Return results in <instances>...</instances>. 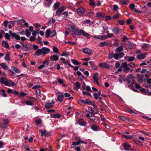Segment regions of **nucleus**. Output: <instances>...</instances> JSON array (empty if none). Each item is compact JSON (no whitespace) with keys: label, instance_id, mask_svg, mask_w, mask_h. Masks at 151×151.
I'll return each instance as SVG.
<instances>
[{"label":"nucleus","instance_id":"obj_1","mask_svg":"<svg viewBox=\"0 0 151 151\" xmlns=\"http://www.w3.org/2000/svg\"><path fill=\"white\" fill-rule=\"evenodd\" d=\"M135 77L132 75H129L127 78V81L128 84L130 83L131 82V83L130 85H132V84L134 83L135 81L134 80Z\"/></svg>","mask_w":151,"mask_h":151},{"label":"nucleus","instance_id":"obj_2","mask_svg":"<svg viewBox=\"0 0 151 151\" xmlns=\"http://www.w3.org/2000/svg\"><path fill=\"white\" fill-rule=\"evenodd\" d=\"M55 104L54 102L52 100L51 102L48 101L45 105V107L47 109H50Z\"/></svg>","mask_w":151,"mask_h":151},{"label":"nucleus","instance_id":"obj_3","mask_svg":"<svg viewBox=\"0 0 151 151\" xmlns=\"http://www.w3.org/2000/svg\"><path fill=\"white\" fill-rule=\"evenodd\" d=\"M123 67L124 68L123 70V71L124 73H127L128 71L130 69L129 67H128V65L127 62H125L123 63L122 64Z\"/></svg>","mask_w":151,"mask_h":151},{"label":"nucleus","instance_id":"obj_4","mask_svg":"<svg viewBox=\"0 0 151 151\" xmlns=\"http://www.w3.org/2000/svg\"><path fill=\"white\" fill-rule=\"evenodd\" d=\"M71 28L74 34L76 35H79L81 34V30H79L74 26H72Z\"/></svg>","mask_w":151,"mask_h":151},{"label":"nucleus","instance_id":"obj_5","mask_svg":"<svg viewBox=\"0 0 151 151\" xmlns=\"http://www.w3.org/2000/svg\"><path fill=\"white\" fill-rule=\"evenodd\" d=\"M3 120L4 122V123L3 124H2L1 122H0V124H1V128H5L7 127L9 122L8 120L7 119H4Z\"/></svg>","mask_w":151,"mask_h":151},{"label":"nucleus","instance_id":"obj_6","mask_svg":"<svg viewBox=\"0 0 151 151\" xmlns=\"http://www.w3.org/2000/svg\"><path fill=\"white\" fill-rule=\"evenodd\" d=\"M85 9L83 7H80L77 9V13L80 16L82 15L85 13Z\"/></svg>","mask_w":151,"mask_h":151},{"label":"nucleus","instance_id":"obj_7","mask_svg":"<svg viewBox=\"0 0 151 151\" xmlns=\"http://www.w3.org/2000/svg\"><path fill=\"white\" fill-rule=\"evenodd\" d=\"M84 53L87 55H91L92 51L91 49L88 48H85L82 49Z\"/></svg>","mask_w":151,"mask_h":151},{"label":"nucleus","instance_id":"obj_8","mask_svg":"<svg viewBox=\"0 0 151 151\" xmlns=\"http://www.w3.org/2000/svg\"><path fill=\"white\" fill-rule=\"evenodd\" d=\"M9 32L10 36H12L13 37H15L16 40H19L20 39L21 37L19 35H17L16 33H12L11 31H9Z\"/></svg>","mask_w":151,"mask_h":151},{"label":"nucleus","instance_id":"obj_9","mask_svg":"<svg viewBox=\"0 0 151 151\" xmlns=\"http://www.w3.org/2000/svg\"><path fill=\"white\" fill-rule=\"evenodd\" d=\"M65 9V6H62L61 7L59 8L56 12V14L59 16L60 14L63 11H64Z\"/></svg>","mask_w":151,"mask_h":151},{"label":"nucleus","instance_id":"obj_10","mask_svg":"<svg viewBox=\"0 0 151 151\" xmlns=\"http://www.w3.org/2000/svg\"><path fill=\"white\" fill-rule=\"evenodd\" d=\"M1 83H4L6 86H8L9 82L6 78L2 77L0 79Z\"/></svg>","mask_w":151,"mask_h":151},{"label":"nucleus","instance_id":"obj_11","mask_svg":"<svg viewBox=\"0 0 151 151\" xmlns=\"http://www.w3.org/2000/svg\"><path fill=\"white\" fill-rule=\"evenodd\" d=\"M98 74L97 73H95L93 77V79L94 81L95 82L98 86H99L100 84L98 82Z\"/></svg>","mask_w":151,"mask_h":151},{"label":"nucleus","instance_id":"obj_12","mask_svg":"<svg viewBox=\"0 0 151 151\" xmlns=\"http://www.w3.org/2000/svg\"><path fill=\"white\" fill-rule=\"evenodd\" d=\"M42 54L45 55L46 54L50 52V50L46 47H44L42 48Z\"/></svg>","mask_w":151,"mask_h":151},{"label":"nucleus","instance_id":"obj_13","mask_svg":"<svg viewBox=\"0 0 151 151\" xmlns=\"http://www.w3.org/2000/svg\"><path fill=\"white\" fill-rule=\"evenodd\" d=\"M63 93L59 92L58 95V101L61 102L63 101Z\"/></svg>","mask_w":151,"mask_h":151},{"label":"nucleus","instance_id":"obj_14","mask_svg":"<svg viewBox=\"0 0 151 151\" xmlns=\"http://www.w3.org/2000/svg\"><path fill=\"white\" fill-rule=\"evenodd\" d=\"M59 58L58 55H53L50 56V59L51 61H57Z\"/></svg>","mask_w":151,"mask_h":151},{"label":"nucleus","instance_id":"obj_15","mask_svg":"<svg viewBox=\"0 0 151 151\" xmlns=\"http://www.w3.org/2000/svg\"><path fill=\"white\" fill-rule=\"evenodd\" d=\"M99 65L100 67H104L105 68H108L109 67V65L106 63H101Z\"/></svg>","mask_w":151,"mask_h":151},{"label":"nucleus","instance_id":"obj_16","mask_svg":"<svg viewBox=\"0 0 151 151\" xmlns=\"http://www.w3.org/2000/svg\"><path fill=\"white\" fill-rule=\"evenodd\" d=\"M41 136H43L44 135L46 137H48L49 136L50 134L47 132L45 130L42 131V130H40Z\"/></svg>","mask_w":151,"mask_h":151},{"label":"nucleus","instance_id":"obj_17","mask_svg":"<svg viewBox=\"0 0 151 151\" xmlns=\"http://www.w3.org/2000/svg\"><path fill=\"white\" fill-rule=\"evenodd\" d=\"M96 16L99 18H103L105 16V14L102 12H98L96 13Z\"/></svg>","mask_w":151,"mask_h":151},{"label":"nucleus","instance_id":"obj_18","mask_svg":"<svg viewBox=\"0 0 151 151\" xmlns=\"http://www.w3.org/2000/svg\"><path fill=\"white\" fill-rule=\"evenodd\" d=\"M147 55L146 53H143L141 54L138 55L137 56V58L139 59H144L145 57V56Z\"/></svg>","mask_w":151,"mask_h":151},{"label":"nucleus","instance_id":"obj_19","mask_svg":"<svg viewBox=\"0 0 151 151\" xmlns=\"http://www.w3.org/2000/svg\"><path fill=\"white\" fill-rule=\"evenodd\" d=\"M123 46H120L116 48L115 50V52H120L123 50Z\"/></svg>","mask_w":151,"mask_h":151},{"label":"nucleus","instance_id":"obj_20","mask_svg":"<svg viewBox=\"0 0 151 151\" xmlns=\"http://www.w3.org/2000/svg\"><path fill=\"white\" fill-rule=\"evenodd\" d=\"M101 94V93L100 92H98V93H93V96L94 98L96 99H97L98 98V96H100Z\"/></svg>","mask_w":151,"mask_h":151},{"label":"nucleus","instance_id":"obj_21","mask_svg":"<svg viewBox=\"0 0 151 151\" xmlns=\"http://www.w3.org/2000/svg\"><path fill=\"white\" fill-rule=\"evenodd\" d=\"M2 46H3L4 45L6 48L8 49H9V46L8 44L4 41H2Z\"/></svg>","mask_w":151,"mask_h":151},{"label":"nucleus","instance_id":"obj_22","mask_svg":"<svg viewBox=\"0 0 151 151\" xmlns=\"http://www.w3.org/2000/svg\"><path fill=\"white\" fill-rule=\"evenodd\" d=\"M119 29L118 28L116 27H115L114 28L113 30V32H114V33H115V34L117 35L119 32Z\"/></svg>","mask_w":151,"mask_h":151},{"label":"nucleus","instance_id":"obj_23","mask_svg":"<svg viewBox=\"0 0 151 151\" xmlns=\"http://www.w3.org/2000/svg\"><path fill=\"white\" fill-rule=\"evenodd\" d=\"M0 65L3 68V69L4 70H7L8 69V67L5 63H1L0 64Z\"/></svg>","mask_w":151,"mask_h":151},{"label":"nucleus","instance_id":"obj_24","mask_svg":"<svg viewBox=\"0 0 151 151\" xmlns=\"http://www.w3.org/2000/svg\"><path fill=\"white\" fill-rule=\"evenodd\" d=\"M81 34L82 35L85 37H88L90 35L88 33H86L83 30H81Z\"/></svg>","mask_w":151,"mask_h":151},{"label":"nucleus","instance_id":"obj_25","mask_svg":"<svg viewBox=\"0 0 151 151\" xmlns=\"http://www.w3.org/2000/svg\"><path fill=\"white\" fill-rule=\"evenodd\" d=\"M124 147L126 150H128L130 148V146L128 144L125 143L124 144Z\"/></svg>","mask_w":151,"mask_h":151},{"label":"nucleus","instance_id":"obj_26","mask_svg":"<svg viewBox=\"0 0 151 151\" xmlns=\"http://www.w3.org/2000/svg\"><path fill=\"white\" fill-rule=\"evenodd\" d=\"M10 53L9 52H8L5 57H4V59L5 60L7 61H9L10 60Z\"/></svg>","mask_w":151,"mask_h":151},{"label":"nucleus","instance_id":"obj_27","mask_svg":"<svg viewBox=\"0 0 151 151\" xmlns=\"http://www.w3.org/2000/svg\"><path fill=\"white\" fill-rule=\"evenodd\" d=\"M90 119L94 122H96L98 120L97 117L95 116H90Z\"/></svg>","mask_w":151,"mask_h":151},{"label":"nucleus","instance_id":"obj_28","mask_svg":"<svg viewBox=\"0 0 151 151\" xmlns=\"http://www.w3.org/2000/svg\"><path fill=\"white\" fill-rule=\"evenodd\" d=\"M53 52L55 53H58L59 52V50L58 48L55 46H53Z\"/></svg>","mask_w":151,"mask_h":151},{"label":"nucleus","instance_id":"obj_29","mask_svg":"<svg viewBox=\"0 0 151 151\" xmlns=\"http://www.w3.org/2000/svg\"><path fill=\"white\" fill-rule=\"evenodd\" d=\"M51 33V31L49 29H47L46 32V37L47 38H48L50 36V35Z\"/></svg>","mask_w":151,"mask_h":151},{"label":"nucleus","instance_id":"obj_30","mask_svg":"<svg viewBox=\"0 0 151 151\" xmlns=\"http://www.w3.org/2000/svg\"><path fill=\"white\" fill-rule=\"evenodd\" d=\"M74 85L75 86L78 88L76 89V90H77L80 87V84L78 82H76L75 83H74Z\"/></svg>","mask_w":151,"mask_h":151},{"label":"nucleus","instance_id":"obj_31","mask_svg":"<svg viewBox=\"0 0 151 151\" xmlns=\"http://www.w3.org/2000/svg\"><path fill=\"white\" fill-rule=\"evenodd\" d=\"M120 1L122 4L124 5H127L129 3L128 0H120Z\"/></svg>","mask_w":151,"mask_h":151},{"label":"nucleus","instance_id":"obj_32","mask_svg":"<svg viewBox=\"0 0 151 151\" xmlns=\"http://www.w3.org/2000/svg\"><path fill=\"white\" fill-rule=\"evenodd\" d=\"M71 61L72 63L75 65H77L80 64V63L76 60L72 59Z\"/></svg>","mask_w":151,"mask_h":151},{"label":"nucleus","instance_id":"obj_33","mask_svg":"<svg viewBox=\"0 0 151 151\" xmlns=\"http://www.w3.org/2000/svg\"><path fill=\"white\" fill-rule=\"evenodd\" d=\"M108 45L107 43L106 42H104L100 43L99 45L100 47H103L105 46L106 45Z\"/></svg>","mask_w":151,"mask_h":151},{"label":"nucleus","instance_id":"obj_34","mask_svg":"<svg viewBox=\"0 0 151 151\" xmlns=\"http://www.w3.org/2000/svg\"><path fill=\"white\" fill-rule=\"evenodd\" d=\"M106 33H107V37L108 38H110L113 37H114V34L112 33H109V31H107L106 32Z\"/></svg>","mask_w":151,"mask_h":151},{"label":"nucleus","instance_id":"obj_35","mask_svg":"<svg viewBox=\"0 0 151 151\" xmlns=\"http://www.w3.org/2000/svg\"><path fill=\"white\" fill-rule=\"evenodd\" d=\"M79 124L81 125H84L85 124V123L83 120L82 119H81L79 120Z\"/></svg>","mask_w":151,"mask_h":151},{"label":"nucleus","instance_id":"obj_36","mask_svg":"<svg viewBox=\"0 0 151 151\" xmlns=\"http://www.w3.org/2000/svg\"><path fill=\"white\" fill-rule=\"evenodd\" d=\"M128 47L129 49H132L134 48V46L132 44L129 43L128 45Z\"/></svg>","mask_w":151,"mask_h":151},{"label":"nucleus","instance_id":"obj_37","mask_svg":"<svg viewBox=\"0 0 151 151\" xmlns=\"http://www.w3.org/2000/svg\"><path fill=\"white\" fill-rule=\"evenodd\" d=\"M91 128L94 130L97 131L98 130V127L97 125H93L91 126Z\"/></svg>","mask_w":151,"mask_h":151},{"label":"nucleus","instance_id":"obj_38","mask_svg":"<svg viewBox=\"0 0 151 151\" xmlns=\"http://www.w3.org/2000/svg\"><path fill=\"white\" fill-rule=\"evenodd\" d=\"M60 3L59 2H56L54 6V7L55 9H57L59 6Z\"/></svg>","mask_w":151,"mask_h":151},{"label":"nucleus","instance_id":"obj_39","mask_svg":"<svg viewBox=\"0 0 151 151\" xmlns=\"http://www.w3.org/2000/svg\"><path fill=\"white\" fill-rule=\"evenodd\" d=\"M52 0H45V4L49 6L52 2Z\"/></svg>","mask_w":151,"mask_h":151},{"label":"nucleus","instance_id":"obj_40","mask_svg":"<svg viewBox=\"0 0 151 151\" xmlns=\"http://www.w3.org/2000/svg\"><path fill=\"white\" fill-rule=\"evenodd\" d=\"M78 102L79 104L83 106L85 105V102H84V100H79L78 101Z\"/></svg>","mask_w":151,"mask_h":151},{"label":"nucleus","instance_id":"obj_41","mask_svg":"<svg viewBox=\"0 0 151 151\" xmlns=\"http://www.w3.org/2000/svg\"><path fill=\"white\" fill-rule=\"evenodd\" d=\"M11 68L13 70L17 73H19L20 72L19 70H18L14 66H12Z\"/></svg>","mask_w":151,"mask_h":151},{"label":"nucleus","instance_id":"obj_42","mask_svg":"<svg viewBox=\"0 0 151 151\" xmlns=\"http://www.w3.org/2000/svg\"><path fill=\"white\" fill-rule=\"evenodd\" d=\"M42 54V49H38L35 52V54L36 55H37L38 54Z\"/></svg>","mask_w":151,"mask_h":151},{"label":"nucleus","instance_id":"obj_43","mask_svg":"<svg viewBox=\"0 0 151 151\" xmlns=\"http://www.w3.org/2000/svg\"><path fill=\"white\" fill-rule=\"evenodd\" d=\"M61 116V115L60 114H54L53 115V117L54 118H59Z\"/></svg>","mask_w":151,"mask_h":151},{"label":"nucleus","instance_id":"obj_44","mask_svg":"<svg viewBox=\"0 0 151 151\" xmlns=\"http://www.w3.org/2000/svg\"><path fill=\"white\" fill-rule=\"evenodd\" d=\"M50 34H51V37H52L54 36L56 34L55 30H53L51 31V33H50Z\"/></svg>","mask_w":151,"mask_h":151},{"label":"nucleus","instance_id":"obj_45","mask_svg":"<svg viewBox=\"0 0 151 151\" xmlns=\"http://www.w3.org/2000/svg\"><path fill=\"white\" fill-rule=\"evenodd\" d=\"M25 21L23 19H22L21 20H18L17 21V22L19 24H21L23 23H25Z\"/></svg>","mask_w":151,"mask_h":151},{"label":"nucleus","instance_id":"obj_46","mask_svg":"<svg viewBox=\"0 0 151 151\" xmlns=\"http://www.w3.org/2000/svg\"><path fill=\"white\" fill-rule=\"evenodd\" d=\"M114 58L118 60L119 59V56L118 53H115L114 55Z\"/></svg>","mask_w":151,"mask_h":151},{"label":"nucleus","instance_id":"obj_47","mask_svg":"<svg viewBox=\"0 0 151 151\" xmlns=\"http://www.w3.org/2000/svg\"><path fill=\"white\" fill-rule=\"evenodd\" d=\"M60 55L61 56H69V53H67L66 52H64L63 53L61 54Z\"/></svg>","mask_w":151,"mask_h":151},{"label":"nucleus","instance_id":"obj_48","mask_svg":"<svg viewBox=\"0 0 151 151\" xmlns=\"http://www.w3.org/2000/svg\"><path fill=\"white\" fill-rule=\"evenodd\" d=\"M111 19V17L110 16H106L105 17V19L106 21H109Z\"/></svg>","mask_w":151,"mask_h":151},{"label":"nucleus","instance_id":"obj_49","mask_svg":"<svg viewBox=\"0 0 151 151\" xmlns=\"http://www.w3.org/2000/svg\"><path fill=\"white\" fill-rule=\"evenodd\" d=\"M5 37L7 39H9L10 38L9 35L8 33H5Z\"/></svg>","mask_w":151,"mask_h":151},{"label":"nucleus","instance_id":"obj_50","mask_svg":"<svg viewBox=\"0 0 151 151\" xmlns=\"http://www.w3.org/2000/svg\"><path fill=\"white\" fill-rule=\"evenodd\" d=\"M134 60V57H131L128 59L129 61H133Z\"/></svg>","mask_w":151,"mask_h":151},{"label":"nucleus","instance_id":"obj_51","mask_svg":"<svg viewBox=\"0 0 151 151\" xmlns=\"http://www.w3.org/2000/svg\"><path fill=\"white\" fill-rule=\"evenodd\" d=\"M107 37L106 36H103L102 35H100V39L104 40L106 39Z\"/></svg>","mask_w":151,"mask_h":151},{"label":"nucleus","instance_id":"obj_52","mask_svg":"<svg viewBox=\"0 0 151 151\" xmlns=\"http://www.w3.org/2000/svg\"><path fill=\"white\" fill-rule=\"evenodd\" d=\"M26 103L27 105H32V102L30 101H27L26 102Z\"/></svg>","mask_w":151,"mask_h":151},{"label":"nucleus","instance_id":"obj_53","mask_svg":"<svg viewBox=\"0 0 151 151\" xmlns=\"http://www.w3.org/2000/svg\"><path fill=\"white\" fill-rule=\"evenodd\" d=\"M68 44H72L73 45H76V42H73L72 41H69L68 42Z\"/></svg>","mask_w":151,"mask_h":151},{"label":"nucleus","instance_id":"obj_54","mask_svg":"<svg viewBox=\"0 0 151 151\" xmlns=\"http://www.w3.org/2000/svg\"><path fill=\"white\" fill-rule=\"evenodd\" d=\"M77 142H78V145L81 143L86 144V142L82 140H80V139H78V141H77Z\"/></svg>","mask_w":151,"mask_h":151},{"label":"nucleus","instance_id":"obj_55","mask_svg":"<svg viewBox=\"0 0 151 151\" xmlns=\"http://www.w3.org/2000/svg\"><path fill=\"white\" fill-rule=\"evenodd\" d=\"M90 100L89 99H88L84 101L85 105L86 104H89L90 103Z\"/></svg>","mask_w":151,"mask_h":151},{"label":"nucleus","instance_id":"obj_56","mask_svg":"<svg viewBox=\"0 0 151 151\" xmlns=\"http://www.w3.org/2000/svg\"><path fill=\"white\" fill-rule=\"evenodd\" d=\"M128 40V38L126 36H125L123 37L122 41L123 42H125Z\"/></svg>","mask_w":151,"mask_h":151},{"label":"nucleus","instance_id":"obj_57","mask_svg":"<svg viewBox=\"0 0 151 151\" xmlns=\"http://www.w3.org/2000/svg\"><path fill=\"white\" fill-rule=\"evenodd\" d=\"M38 40L39 43L40 45H42V42L41 41V37H38Z\"/></svg>","mask_w":151,"mask_h":151},{"label":"nucleus","instance_id":"obj_58","mask_svg":"<svg viewBox=\"0 0 151 151\" xmlns=\"http://www.w3.org/2000/svg\"><path fill=\"white\" fill-rule=\"evenodd\" d=\"M35 122L37 124L39 125L41 123V121L40 119H37L36 121Z\"/></svg>","mask_w":151,"mask_h":151},{"label":"nucleus","instance_id":"obj_59","mask_svg":"<svg viewBox=\"0 0 151 151\" xmlns=\"http://www.w3.org/2000/svg\"><path fill=\"white\" fill-rule=\"evenodd\" d=\"M118 9V6L116 5L114 6V11H116Z\"/></svg>","mask_w":151,"mask_h":151},{"label":"nucleus","instance_id":"obj_60","mask_svg":"<svg viewBox=\"0 0 151 151\" xmlns=\"http://www.w3.org/2000/svg\"><path fill=\"white\" fill-rule=\"evenodd\" d=\"M1 91L3 93L2 95L3 96L6 97L7 96L6 94L5 93V91L4 90L2 89L1 90Z\"/></svg>","mask_w":151,"mask_h":151},{"label":"nucleus","instance_id":"obj_61","mask_svg":"<svg viewBox=\"0 0 151 151\" xmlns=\"http://www.w3.org/2000/svg\"><path fill=\"white\" fill-rule=\"evenodd\" d=\"M119 56V58H122L124 55V54L123 52H121L120 53L118 54Z\"/></svg>","mask_w":151,"mask_h":151},{"label":"nucleus","instance_id":"obj_62","mask_svg":"<svg viewBox=\"0 0 151 151\" xmlns=\"http://www.w3.org/2000/svg\"><path fill=\"white\" fill-rule=\"evenodd\" d=\"M26 93H23V92H20V93L19 95L21 97H23L26 95Z\"/></svg>","mask_w":151,"mask_h":151},{"label":"nucleus","instance_id":"obj_63","mask_svg":"<svg viewBox=\"0 0 151 151\" xmlns=\"http://www.w3.org/2000/svg\"><path fill=\"white\" fill-rule=\"evenodd\" d=\"M62 15H64L63 17L64 18L68 16V12H65L62 14Z\"/></svg>","mask_w":151,"mask_h":151},{"label":"nucleus","instance_id":"obj_64","mask_svg":"<svg viewBox=\"0 0 151 151\" xmlns=\"http://www.w3.org/2000/svg\"><path fill=\"white\" fill-rule=\"evenodd\" d=\"M129 65L131 68H134L135 66V65L132 63H130L129 64Z\"/></svg>","mask_w":151,"mask_h":151}]
</instances>
